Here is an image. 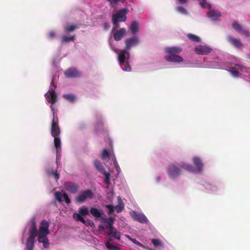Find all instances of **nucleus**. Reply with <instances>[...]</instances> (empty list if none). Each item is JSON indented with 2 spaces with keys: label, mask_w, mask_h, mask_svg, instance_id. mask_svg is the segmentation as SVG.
<instances>
[{
  "label": "nucleus",
  "mask_w": 250,
  "mask_h": 250,
  "mask_svg": "<svg viewBox=\"0 0 250 250\" xmlns=\"http://www.w3.org/2000/svg\"><path fill=\"white\" fill-rule=\"evenodd\" d=\"M49 223L46 220H42L37 229V221L35 217H33L28 221L26 228L28 229V237L26 243V250H33L35 245V239L37 237L39 243H42L44 249L49 247L47 235L50 233Z\"/></svg>",
  "instance_id": "obj_1"
},
{
  "label": "nucleus",
  "mask_w": 250,
  "mask_h": 250,
  "mask_svg": "<svg viewBox=\"0 0 250 250\" xmlns=\"http://www.w3.org/2000/svg\"><path fill=\"white\" fill-rule=\"evenodd\" d=\"M206 67L214 69L229 68V71L233 78H240L243 73H250V68L242 64L241 60L234 57L231 59L222 60L218 58L217 61H210Z\"/></svg>",
  "instance_id": "obj_2"
},
{
  "label": "nucleus",
  "mask_w": 250,
  "mask_h": 250,
  "mask_svg": "<svg viewBox=\"0 0 250 250\" xmlns=\"http://www.w3.org/2000/svg\"><path fill=\"white\" fill-rule=\"evenodd\" d=\"M112 40L110 39L109 41V45L111 49L118 54V59L119 64L122 70L125 72H130L131 68L128 63V60L130 57V53L127 50L135 45H136L139 42V39L136 36L127 39L125 41V49L123 50L120 53H118V49L112 44Z\"/></svg>",
  "instance_id": "obj_3"
},
{
  "label": "nucleus",
  "mask_w": 250,
  "mask_h": 250,
  "mask_svg": "<svg viewBox=\"0 0 250 250\" xmlns=\"http://www.w3.org/2000/svg\"><path fill=\"white\" fill-rule=\"evenodd\" d=\"M56 87L54 83V80L52 79L49 89L44 95L47 102L51 104L50 108L53 115V119L52 121L51 125V135L54 138V145L55 139H59L60 141H61L60 138L58 137L60 134V130L58 125V122L56 121L55 119V108L52 106V105L55 104L57 101V96L55 92Z\"/></svg>",
  "instance_id": "obj_4"
},
{
  "label": "nucleus",
  "mask_w": 250,
  "mask_h": 250,
  "mask_svg": "<svg viewBox=\"0 0 250 250\" xmlns=\"http://www.w3.org/2000/svg\"><path fill=\"white\" fill-rule=\"evenodd\" d=\"M167 54L164 56V59L167 62L173 63H180L183 62V58L178 55L182 51V48L179 46H171L164 48Z\"/></svg>",
  "instance_id": "obj_5"
},
{
  "label": "nucleus",
  "mask_w": 250,
  "mask_h": 250,
  "mask_svg": "<svg viewBox=\"0 0 250 250\" xmlns=\"http://www.w3.org/2000/svg\"><path fill=\"white\" fill-rule=\"evenodd\" d=\"M191 161L193 166L186 162L182 164V167H183L184 170L192 173H199L201 172L204 166L202 157L200 155H194L193 156Z\"/></svg>",
  "instance_id": "obj_6"
},
{
  "label": "nucleus",
  "mask_w": 250,
  "mask_h": 250,
  "mask_svg": "<svg viewBox=\"0 0 250 250\" xmlns=\"http://www.w3.org/2000/svg\"><path fill=\"white\" fill-rule=\"evenodd\" d=\"M185 162L180 163L174 162L169 164L166 168V173L169 179L175 181L179 178L183 174L182 164Z\"/></svg>",
  "instance_id": "obj_7"
},
{
  "label": "nucleus",
  "mask_w": 250,
  "mask_h": 250,
  "mask_svg": "<svg viewBox=\"0 0 250 250\" xmlns=\"http://www.w3.org/2000/svg\"><path fill=\"white\" fill-rule=\"evenodd\" d=\"M118 205L114 206L111 204L105 205V207L107 209V214L108 215L112 214L115 210L117 213L121 212L124 208V203L122 199V198L118 196L117 197Z\"/></svg>",
  "instance_id": "obj_8"
},
{
  "label": "nucleus",
  "mask_w": 250,
  "mask_h": 250,
  "mask_svg": "<svg viewBox=\"0 0 250 250\" xmlns=\"http://www.w3.org/2000/svg\"><path fill=\"white\" fill-rule=\"evenodd\" d=\"M101 157L105 165L108 166L116 159L115 154L112 151L104 149L101 154Z\"/></svg>",
  "instance_id": "obj_9"
},
{
  "label": "nucleus",
  "mask_w": 250,
  "mask_h": 250,
  "mask_svg": "<svg viewBox=\"0 0 250 250\" xmlns=\"http://www.w3.org/2000/svg\"><path fill=\"white\" fill-rule=\"evenodd\" d=\"M127 10L125 8L120 9L116 14H113L112 20L113 23L116 24L117 21L124 22L126 20V15Z\"/></svg>",
  "instance_id": "obj_10"
},
{
  "label": "nucleus",
  "mask_w": 250,
  "mask_h": 250,
  "mask_svg": "<svg viewBox=\"0 0 250 250\" xmlns=\"http://www.w3.org/2000/svg\"><path fill=\"white\" fill-rule=\"evenodd\" d=\"M105 121L104 117L101 114H98L95 124V131L98 135H101L104 131L103 125Z\"/></svg>",
  "instance_id": "obj_11"
},
{
  "label": "nucleus",
  "mask_w": 250,
  "mask_h": 250,
  "mask_svg": "<svg viewBox=\"0 0 250 250\" xmlns=\"http://www.w3.org/2000/svg\"><path fill=\"white\" fill-rule=\"evenodd\" d=\"M130 215L134 220L140 223L148 225L149 223L146 216L142 212L132 210L130 211Z\"/></svg>",
  "instance_id": "obj_12"
},
{
  "label": "nucleus",
  "mask_w": 250,
  "mask_h": 250,
  "mask_svg": "<svg viewBox=\"0 0 250 250\" xmlns=\"http://www.w3.org/2000/svg\"><path fill=\"white\" fill-rule=\"evenodd\" d=\"M94 196V193L91 189H86L81 192L75 199L76 202L83 203L88 199H91Z\"/></svg>",
  "instance_id": "obj_13"
},
{
  "label": "nucleus",
  "mask_w": 250,
  "mask_h": 250,
  "mask_svg": "<svg viewBox=\"0 0 250 250\" xmlns=\"http://www.w3.org/2000/svg\"><path fill=\"white\" fill-rule=\"evenodd\" d=\"M202 185L208 192L213 193L217 192L221 188L219 185L210 181H206Z\"/></svg>",
  "instance_id": "obj_14"
},
{
  "label": "nucleus",
  "mask_w": 250,
  "mask_h": 250,
  "mask_svg": "<svg viewBox=\"0 0 250 250\" xmlns=\"http://www.w3.org/2000/svg\"><path fill=\"white\" fill-rule=\"evenodd\" d=\"M212 49L206 44L198 45L195 46L194 52L198 55H204L210 53Z\"/></svg>",
  "instance_id": "obj_15"
},
{
  "label": "nucleus",
  "mask_w": 250,
  "mask_h": 250,
  "mask_svg": "<svg viewBox=\"0 0 250 250\" xmlns=\"http://www.w3.org/2000/svg\"><path fill=\"white\" fill-rule=\"evenodd\" d=\"M55 147L56 153V163L57 166L59 167L61 165V159L62 156L61 141H60L59 139H55Z\"/></svg>",
  "instance_id": "obj_16"
},
{
  "label": "nucleus",
  "mask_w": 250,
  "mask_h": 250,
  "mask_svg": "<svg viewBox=\"0 0 250 250\" xmlns=\"http://www.w3.org/2000/svg\"><path fill=\"white\" fill-rule=\"evenodd\" d=\"M233 28L240 34L243 36L245 37L248 38L250 36L249 31L243 28L237 22H234L232 24Z\"/></svg>",
  "instance_id": "obj_17"
},
{
  "label": "nucleus",
  "mask_w": 250,
  "mask_h": 250,
  "mask_svg": "<svg viewBox=\"0 0 250 250\" xmlns=\"http://www.w3.org/2000/svg\"><path fill=\"white\" fill-rule=\"evenodd\" d=\"M90 213L96 219H100L101 220L104 216V212L103 209H99L95 207H91L90 208Z\"/></svg>",
  "instance_id": "obj_18"
},
{
  "label": "nucleus",
  "mask_w": 250,
  "mask_h": 250,
  "mask_svg": "<svg viewBox=\"0 0 250 250\" xmlns=\"http://www.w3.org/2000/svg\"><path fill=\"white\" fill-rule=\"evenodd\" d=\"M55 196L56 199L59 202L64 201L67 205L70 203V200L66 193H62L60 191H57L55 192Z\"/></svg>",
  "instance_id": "obj_19"
},
{
  "label": "nucleus",
  "mask_w": 250,
  "mask_h": 250,
  "mask_svg": "<svg viewBox=\"0 0 250 250\" xmlns=\"http://www.w3.org/2000/svg\"><path fill=\"white\" fill-rule=\"evenodd\" d=\"M121 234V232L115 228H112V229L108 230L107 231V235L109 236V239L108 240L111 241L112 239L120 240Z\"/></svg>",
  "instance_id": "obj_20"
},
{
  "label": "nucleus",
  "mask_w": 250,
  "mask_h": 250,
  "mask_svg": "<svg viewBox=\"0 0 250 250\" xmlns=\"http://www.w3.org/2000/svg\"><path fill=\"white\" fill-rule=\"evenodd\" d=\"M64 75L67 78H73L79 77L80 73L75 68L71 67L65 72Z\"/></svg>",
  "instance_id": "obj_21"
},
{
  "label": "nucleus",
  "mask_w": 250,
  "mask_h": 250,
  "mask_svg": "<svg viewBox=\"0 0 250 250\" xmlns=\"http://www.w3.org/2000/svg\"><path fill=\"white\" fill-rule=\"evenodd\" d=\"M64 188L68 192L74 193L79 189L78 185L71 182H66L64 185Z\"/></svg>",
  "instance_id": "obj_22"
},
{
  "label": "nucleus",
  "mask_w": 250,
  "mask_h": 250,
  "mask_svg": "<svg viewBox=\"0 0 250 250\" xmlns=\"http://www.w3.org/2000/svg\"><path fill=\"white\" fill-rule=\"evenodd\" d=\"M101 221L103 223L105 224V227L108 230L114 228L113 226L114 222V218L112 217L106 218L104 216L102 218Z\"/></svg>",
  "instance_id": "obj_23"
},
{
  "label": "nucleus",
  "mask_w": 250,
  "mask_h": 250,
  "mask_svg": "<svg viewBox=\"0 0 250 250\" xmlns=\"http://www.w3.org/2000/svg\"><path fill=\"white\" fill-rule=\"evenodd\" d=\"M207 15L212 21H217L221 16V13L218 10H212L207 13Z\"/></svg>",
  "instance_id": "obj_24"
},
{
  "label": "nucleus",
  "mask_w": 250,
  "mask_h": 250,
  "mask_svg": "<svg viewBox=\"0 0 250 250\" xmlns=\"http://www.w3.org/2000/svg\"><path fill=\"white\" fill-rule=\"evenodd\" d=\"M126 29L124 28H121L117 30L114 33V39L116 41H120L122 38L125 35Z\"/></svg>",
  "instance_id": "obj_25"
},
{
  "label": "nucleus",
  "mask_w": 250,
  "mask_h": 250,
  "mask_svg": "<svg viewBox=\"0 0 250 250\" xmlns=\"http://www.w3.org/2000/svg\"><path fill=\"white\" fill-rule=\"evenodd\" d=\"M140 24L136 21H133L131 22L129 29L133 35H135L139 30Z\"/></svg>",
  "instance_id": "obj_26"
},
{
  "label": "nucleus",
  "mask_w": 250,
  "mask_h": 250,
  "mask_svg": "<svg viewBox=\"0 0 250 250\" xmlns=\"http://www.w3.org/2000/svg\"><path fill=\"white\" fill-rule=\"evenodd\" d=\"M228 42L233 46L239 48L242 46V43L240 40L235 39L231 36H229L227 38Z\"/></svg>",
  "instance_id": "obj_27"
},
{
  "label": "nucleus",
  "mask_w": 250,
  "mask_h": 250,
  "mask_svg": "<svg viewBox=\"0 0 250 250\" xmlns=\"http://www.w3.org/2000/svg\"><path fill=\"white\" fill-rule=\"evenodd\" d=\"M151 241L156 248L161 249L164 248L165 244L163 241L160 239L153 238L151 240Z\"/></svg>",
  "instance_id": "obj_28"
},
{
  "label": "nucleus",
  "mask_w": 250,
  "mask_h": 250,
  "mask_svg": "<svg viewBox=\"0 0 250 250\" xmlns=\"http://www.w3.org/2000/svg\"><path fill=\"white\" fill-rule=\"evenodd\" d=\"M75 39V36H67L66 35H62L61 37V43L62 44L67 43L71 42H74Z\"/></svg>",
  "instance_id": "obj_29"
},
{
  "label": "nucleus",
  "mask_w": 250,
  "mask_h": 250,
  "mask_svg": "<svg viewBox=\"0 0 250 250\" xmlns=\"http://www.w3.org/2000/svg\"><path fill=\"white\" fill-rule=\"evenodd\" d=\"M62 97L64 99L71 103H75L78 100L76 96L73 94H63Z\"/></svg>",
  "instance_id": "obj_30"
},
{
  "label": "nucleus",
  "mask_w": 250,
  "mask_h": 250,
  "mask_svg": "<svg viewBox=\"0 0 250 250\" xmlns=\"http://www.w3.org/2000/svg\"><path fill=\"white\" fill-rule=\"evenodd\" d=\"M94 165L96 169L101 173L106 171L104 167L102 165L101 162L98 160H95L94 161Z\"/></svg>",
  "instance_id": "obj_31"
},
{
  "label": "nucleus",
  "mask_w": 250,
  "mask_h": 250,
  "mask_svg": "<svg viewBox=\"0 0 250 250\" xmlns=\"http://www.w3.org/2000/svg\"><path fill=\"white\" fill-rule=\"evenodd\" d=\"M46 172L48 175L52 176L56 180H58L60 178L59 174L52 168L46 169Z\"/></svg>",
  "instance_id": "obj_32"
},
{
  "label": "nucleus",
  "mask_w": 250,
  "mask_h": 250,
  "mask_svg": "<svg viewBox=\"0 0 250 250\" xmlns=\"http://www.w3.org/2000/svg\"><path fill=\"white\" fill-rule=\"evenodd\" d=\"M110 241H110V240H107L105 243V246L107 249L110 250H121V249L119 247H118L113 244L111 243Z\"/></svg>",
  "instance_id": "obj_33"
},
{
  "label": "nucleus",
  "mask_w": 250,
  "mask_h": 250,
  "mask_svg": "<svg viewBox=\"0 0 250 250\" xmlns=\"http://www.w3.org/2000/svg\"><path fill=\"white\" fill-rule=\"evenodd\" d=\"M73 218L77 221L81 222L83 224H86V221L83 217V216L79 213L75 212L73 214Z\"/></svg>",
  "instance_id": "obj_34"
},
{
  "label": "nucleus",
  "mask_w": 250,
  "mask_h": 250,
  "mask_svg": "<svg viewBox=\"0 0 250 250\" xmlns=\"http://www.w3.org/2000/svg\"><path fill=\"white\" fill-rule=\"evenodd\" d=\"M176 11L178 13L185 16H188L189 15V13L187 9L182 6H177L176 7Z\"/></svg>",
  "instance_id": "obj_35"
},
{
  "label": "nucleus",
  "mask_w": 250,
  "mask_h": 250,
  "mask_svg": "<svg viewBox=\"0 0 250 250\" xmlns=\"http://www.w3.org/2000/svg\"><path fill=\"white\" fill-rule=\"evenodd\" d=\"M187 37L189 40L192 42H201V38L198 36L195 35L194 34L188 33L187 34Z\"/></svg>",
  "instance_id": "obj_36"
},
{
  "label": "nucleus",
  "mask_w": 250,
  "mask_h": 250,
  "mask_svg": "<svg viewBox=\"0 0 250 250\" xmlns=\"http://www.w3.org/2000/svg\"><path fill=\"white\" fill-rule=\"evenodd\" d=\"M79 212L82 216H86L89 214V210L87 207L83 206L79 208Z\"/></svg>",
  "instance_id": "obj_37"
},
{
  "label": "nucleus",
  "mask_w": 250,
  "mask_h": 250,
  "mask_svg": "<svg viewBox=\"0 0 250 250\" xmlns=\"http://www.w3.org/2000/svg\"><path fill=\"white\" fill-rule=\"evenodd\" d=\"M77 26L76 25H67L63 27L64 31L65 33L72 32L75 29L77 28Z\"/></svg>",
  "instance_id": "obj_38"
},
{
  "label": "nucleus",
  "mask_w": 250,
  "mask_h": 250,
  "mask_svg": "<svg viewBox=\"0 0 250 250\" xmlns=\"http://www.w3.org/2000/svg\"><path fill=\"white\" fill-rule=\"evenodd\" d=\"M57 33L55 30H50L47 34V37L49 40H53L57 37Z\"/></svg>",
  "instance_id": "obj_39"
},
{
  "label": "nucleus",
  "mask_w": 250,
  "mask_h": 250,
  "mask_svg": "<svg viewBox=\"0 0 250 250\" xmlns=\"http://www.w3.org/2000/svg\"><path fill=\"white\" fill-rule=\"evenodd\" d=\"M105 176L104 182L107 186H109L110 184V174L109 172L105 171L102 173Z\"/></svg>",
  "instance_id": "obj_40"
},
{
  "label": "nucleus",
  "mask_w": 250,
  "mask_h": 250,
  "mask_svg": "<svg viewBox=\"0 0 250 250\" xmlns=\"http://www.w3.org/2000/svg\"><path fill=\"white\" fill-rule=\"evenodd\" d=\"M200 6L203 8L209 9L211 8V5L209 3H208L206 0H201L199 2Z\"/></svg>",
  "instance_id": "obj_41"
},
{
  "label": "nucleus",
  "mask_w": 250,
  "mask_h": 250,
  "mask_svg": "<svg viewBox=\"0 0 250 250\" xmlns=\"http://www.w3.org/2000/svg\"><path fill=\"white\" fill-rule=\"evenodd\" d=\"M109 165L113 166V167L116 169L118 174H119L121 172V168L118 164L117 161L116 159H114V161L110 164Z\"/></svg>",
  "instance_id": "obj_42"
},
{
  "label": "nucleus",
  "mask_w": 250,
  "mask_h": 250,
  "mask_svg": "<svg viewBox=\"0 0 250 250\" xmlns=\"http://www.w3.org/2000/svg\"><path fill=\"white\" fill-rule=\"evenodd\" d=\"M130 241L131 242H132L134 244H136L137 245L139 246V247H141L145 249H148V247L144 246L143 244L141 243L140 242H139L135 239L132 238Z\"/></svg>",
  "instance_id": "obj_43"
},
{
  "label": "nucleus",
  "mask_w": 250,
  "mask_h": 250,
  "mask_svg": "<svg viewBox=\"0 0 250 250\" xmlns=\"http://www.w3.org/2000/svg\"><path fill=\"white\" fill-rule=\"evenodd\" d=\"M109 3L110 5L113 6V5L117 3L119 1L123 2L124 0H107Z\"/></svg>",
  "instance_id": "obj_44"
},
{
  "label": "nucleus",
  "mask_w": 250,
  "mask_h": 250,
  "mask_svg": "<svg viewBox=\"0 0 250 250\" xmlns=\"http://www.w3.org/2000/svg\"><path fill=\"white\" fill-rule=\"evenodd\" d=\"M188 0H176L177 4L185 5L187 3Z\"/></svg>",
  "instance_id": "obj_45"
},
{
  "label": "nucleus",
  "mask_w": 250,
  "mask_h": 250,
  "mask_svg": "<svg viewBox=\"0 0 250 250\" xmlns=\"http://www.w3.org/2000/svg\"><path fill=\"white\" fill-rule=\"evenodd\" d=\"M86 224H84V225L87 226H90L91 227H92L94 225L93 222L91 221H89L87 222L86 221Z\"/></svg>",
  "instance_id": "obj_46"
},
{
  "label": "nucleus",
  "mask_w": 250,
  "mask_h": 250,
  "mask_svg": "<svg viewBox=\"0 0 250 250\" xmlns=\"http://www.w3.org/2000/svg\"><path fill=\"white\" fill-rule=\"evenodd\" d=\"M85 126V124L84 123H81L79 124V128L83 129Z\"/></svg>",
  "instance_id": "obj_47"
},
{
  "label": "nucleus",
  "mask_w": 250,
  "mask_h": 250,
  "mask_svg": "<svg viewBox=\"0 0 250 250\" xmlns=\"http://www.w3.org/2000/svg\"><path fill=\"white\" fill-rule=\"evenodd\" d=\"M119 21H117L116 24H114V23H113V30H116L117 28H118L119 27Z\"/></svg>",
  "instance_id": "obj_48"
},
{
  "label": "nucleus",
  "mask_w": 250,
  "mask_h": 250,
  "mask_svg": "<svg viewBox=\"0 0 250 250\" xmlns=\"http://www.w3.org/2000/svg\"><path fill=\"white\" fill-rule=\"evenodd\" d=\"M162 180L161 177L160 176H158L155 178V181L156 183H159L161 182Z\"/></svg>",
  "instance_id": "obj_49"
},
{
  "label": "nucleus",
  "mask_w": 250,
  "mask_h": 250,
  "mask_svg": "<svg viewBox=\"0 0 250 250\" xmlns=\"http://www.w3.org/2000/svg\"><path fill=\"white\" fill-rule=\"evenodd\" d=\"M104 29H105V30L107 29L109 27L108 24L106 22H105L104 23Z\"/></svg>",
  "instance_id": "obj_50"
},
{
  "label": "nucleus",
  "mask_w": 250,
  "mask_h": 250,
  "mask_svg": "<svg viewBox=\"0 0 250 250\" xmlns=\"http://www.w3.org/2000/svg\"><path fill=\"white\" fill-rule=\"evenodd\" d=\"M98 228H99V229L103 230V229H104V226L103 225H100L99 226V227H98Z\"/></svg>",
  "instance_id": "obj_51"
},
{
  "label": "nucleus",
  "mask_w": 250,
  "mask_h": 250,
  "mask_svg": "<svg viewBox=\"0 0 250 250\" xmlns=\"http://www.w3.org/2000/svg\"><path fill=\"white\" fill-rule=\"evenodd\" d=\"M125 237L127 238L129 240H131L132 238L131 237V236L128 234H125Z\"/></svg>",
  "instance_id": "obj_52"
},
{
  "label": "nucleus",
  "mask_w": 250,
  "mask_h": 250,
  "mask_svg": "<svg viewBox=\"0 0 250 250\" xmlns=\"http://www.w3.org/2000/svg\"><path fill=\"white\" fill-rule=\"evenodd\" d=\"M247 58L250 60V53L247 55Z\"/></svg>",
  "instance_id": "obj_53"
},
{
  "label": "nucleus",
  "mask_w": 250,
  "mask_h": 250,
  "mask_svg": "<svg viewBox=\"0 0 250 250\" xmlns=\"http://www.w3.org/2000/svg\"><path fill=\"white\" fill-rule=\"evenodd\" d=\"M147 250H153V249H150L148 247V249H146Z\"/></svg>",
  "instance_id": "obj_54"
},
{
  "label": "nucleus",
  "mask_w": 250,
  "mask_h": 250,
  "mask_svg": "<svg viewBox=\"0 0 250 250\" xmlns=\"http://www.w3.org/2000/svg\"><path fill=\"white\" fill-rule=\"evenodd\" d=\"M54 64H55V61L54 60L53 62V65H54Z\"/></svg>",
  "instance_id": "obj_55"
},
{
  "label": "nucleus",
  "mask_w": 250,
  "mask_h": 250,
  "mask_svg": "<svg viewBox=\"0 0 250 250\" xmlns=\"http://www.w3.org/2000/svg\"><path fill=\"white\" fill-rule=\"evenodd\" d=\"M249 1H250V0H249Z\"/></svg>",
  "instance_id": "obj_56"
}]
</instances>
